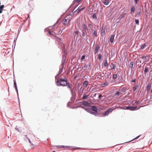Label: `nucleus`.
<instances>
[{
	"instance_id": "ddd939ff",
	"label": "nucleus",
	"mask_w": 152,
	"mask_h": 152,
	"mask_svg": "<svg viewBox=\"0 0 152 152\" xmlns=\"http://www.w3.org/2000/svg\"><path fill=\"white\" fill-rule=\"evenodd\" d=\"M151 85L150 83H148L147 85V89L148 91H149L151 88Z\"/></svg>"
},
{
	"instance_id": "1a4fd4ad",
	"label": "nucleus",
	"mask_w": 152,
	"mask_h": 152,
	"mask_svg": "<svg viewBox=\"0 0 152 152\" xmlns=\"http://www.w3.org/2000/svg\"><path fill=\"white\" fill-rule=\"evenodd\" d=\"M102 2L104 3L105 5H108L110 2L109 0H104L102 1Z\"/></svg>"
},
{
	"instance_id": "09e8293b",
	"label": "nucleus",
	"mask_w": 152,
	"mask_h": 152,
	"mask_svg": "<svg viewBox=\"0 0 152 152\" xmlns=\"http://www.w3.org/2000/svg\"><path fill=\"white\" fill-rule=\"evenodd\" d=\"M2 10H1V8H0V13H1L2 12Z\"/></svg>"
},
{
	"instance_id": "2eb2a0df",
	"label": "nucleus",
	"mask_w": 152,
	"mask_h": 152,
	"mask_svg": "<svg viewBox=\"0 0 152 152\" xmlns=\"http://www.w3.org/2000/svg\"><path fill=\"white\" fill-rule=\"evenodd\" d=\"M92 111L95 112L96 113H97V109L95 106H93L92 107Z\"/></svg>"
},
{
	"instance_id": "bf43d9fd",
	"label": "nucleus",
	"mask_w": 152,
	"mask_h": 152,
	"mask_svg": "<svg viewBox=\"0 0 152 152\" xmlns=\"http://www.w3.org/2000/svg\"><path fill=\"white\" fill-rule=\"evenodd\" d=\"M89 66H91V64H90V63Z\"/></svg>"
},
{
	"instance_id": "f8f14e48",
	"label": "nucleus",
	"mask_w": 152,
	"mask_h": 152,
	"mask_svg": "<svg viewBox=\"0 0 152 152\" xmlns=\"http://www.w3.org/2000/svg\"><path fill=\"white\" fill-rule=\"evenodd\" d=\"M108 85V82H105L104 83H102L101 84V86L102 87H104L107 86Z\"/></svg>"
},
{
	"instance_id": "f704fd0d",
	"label": "nucleus",
	"mask_w": 152,
	"mask_h": 152,
	"mask_svg": "<svg viewBox=\"0 0 152 152\" xmlns=\"http://www.w3.org/2000/svg\"><path fill=\"white\" fill-rule=\"evenodd\" d=\"M126 91V88H123L121 89V91L123 92H125Z\"/></svg>"
},
{
	"instance_id": "c03bdc74",
	"label": "nucleus",
	"mask_w": 152,
	"mask_h": 152,
	"mask_svg": "<svg viewBox=\"0 0 152 152\" xmlns=\"http://www.w3.org/2000/svg\"><path fill=\"white\" fill-rule=\"evenodd\" d=\"M82 36L83 37H84L85 36V32L83 31Z\"/></svg>"
},
{
	"instance_id": "37998d69",
	"label": "nucleus",
	"mask_w": 152,
	"mask_h": 152,
	"mask_svg": "<svg viewBox=\"0 0 152 152\" xmlns=\"http://www.w3.org/2000/svg\"><path fill=\"white\" fill-rule=\"evenodd\" d=\"M136 89V86H134L133 87V90L135 91Z\"/></svg>"
},
{
	"instance_id": "f257e3e1",
	"label": "nucleus",
	"mask_w": 152,
	"mask_h": 152,
	"mask_svg": "<svg viewBox=\"0 0 152 152\" xmlns=\"http://www.w3.org/2000/svg\"><path fill=\"white\" fill-rule=\"evenodd\" d=\"M59 74L58 73L55 77L56 79H57L56 82L57 85L58 86H67L68 82H67L66 80L62 79H60L59 80L58 79H57V77H58V75H59Z\"/></svg>"
},
{
	"instance_id": "58836bf2",
	"label": "nucleus",
	"mask_w": 152,
	"mask_h": 152,
	"mask_svg": "<svg viewBox=\"0 0 152 152\" xmlns=\"http://www.w3.org/2000/svg\"><path fill=\"white\" fill-rule=\"evenodd\" d=\"M142 58L143 60H146V57L145 56H144L142 57Z\"/></svg>"
},
{
	"instance_id": "72a5a7b5",
	"label": "nucleus",
	"mask_w": 152,
	"mask_h": 152,
	"mask_svg": "<svg viewBox=\"0 0 152 152\" xmlns=\"http://www.w3.org/2000/svg\"><path fill=\"white\" fill-rule=\"evenodd\" d=\"M97 58L99 60H101V54H99Z\"/></svg>"
},
{
	"instance_id": "412c9836",
	"label": "nucleus",
	"mask_w": 152,
	"mask_h": 152,
	"mask_svg": "<svg viewBox=\"0 0 152 152\" xmlns=\"http://www.w3.org/2000/svg\"><path fill=\"white\" fill-rule=\"evenodd\" d=\"M134 63L133 62H132L130 63L129 65V67L131 68L132 69L133 67Z\"/></svg>"
},
{
	"instance_id": "ea45409f",
	"label": "nucleus",
	"mask_w": 152,
	"mask_h": 152,
	"mask_svg": "<svg viewBox=\"0 0 152 152\" xmlns=\"http://www.w3.org/2000/svg\"><path fill=\"white\" fill-rule=\"evenodd\" d=\"M4 5H1L0 6V8L1 10H3V8H4Z\"/></svg>"
},
{
	"instance_id": "e433bc0d",
	"label": "nucleus",
	"mask_w": 152,
	"mask_h": 152,
	"mask_svg": "<svg viewBox=\"0 0 152 152\" xmlns=\"http://www.w3.org/2000/svg\"><path fill=\"white\" fill-rule=\"evenodd\" d=\"M85 55H84L82 56L81 59L82 60H83L85 58Z\"/></svg>"
},
{
	"instance_id": "9b49d317",
	"label": "nucleus",
	"mask_w": 152,
	"mask_h": 152,
	"mask_svg": "<svg viewBox=\"0 0 152 152\" xmlns=\"http://www.w3.org/2000/svg\"><path fill=\"white\" fill-rule=\"evenodd\" d=\"M88 84V82L87 81H85L83 84V86L84 88H86Z\"/></svg>"
},
{
	"instance_id": "052dcab7",
	"label": "nucleus",
	"mask_w": 152,
	"mask_h": 152,
	"mask_svg": "<svg viewBox=\"0 0 152 152\" xmlns=\"http://www.w3.org/2000/svg\"><path fill=\"white\" fill-rule=\"evenodd\" d=\"M53 152H55V151H53Z\"/></svg>"
},
{
	"instance_id": "79ce46f5",
	"label": "nucleus",
	"mask_w": 152,
	"mask_h": 152,
	"mask_svg": "<svg viewBox=\"0 0 152 152\" xmlns=\"http://www.w3.org/2000/svg\"><path fill=\"white\" fill-rule=\"evenodd\" d=\"M120 94V92H117L116 94H115V95H119Z\"/></svg>"
},
{
	"instance_id": "6e6d98bb",
	"label": "nucleus",
	"mask_w": 152,
	"mask_h": 152,
	"mask_svg": "<svg viewBox=\"0 0 152 152\" xmlns=\"http://www.w3.org/2000/svg\"><path fill=\"white\" fill-rule=\"evenodd\" d=\"M96 94L95 93L94 94V96H96Z\"/></svg>"
},
{
	"instance_id": "c756f323",
	"label": "nucleus",
	"mask_w": 152,
	"mask_h": 152,
	"mask_svg": "<svg viewBox=\"0 0 152 152\" xmlns=\"http://www.w3.org/2000/svg\"><path fill=\"white\" fill-rule=\"evenodd\" d=\"M94 35V37H97V32L96 31H94V32L93 33Z\"/></svg>"
},
{
	"instance_id": "3c124183",
	"label": "nucleus",
	"mask_w": 152,
	"mask_h": 152,
	"mask_svg": "<svg viewBox=\"0 0 152 152\" xmlns=\"http://www.w3.org/2000/svg\"><path fill=\"white\" fill-rule=\"evenodd\" d=\"M25 136H26V137H27V138L28 139V140L29 142H30V140H29V139L27 137V135H25Z\"/></svg>"
},
{
	"instance_id": "6ab92c4d",
	"label": "nucleus",
	"mask_w": 152,
	"mask_h": 152,
	"mask_svg": "<svg viewBox=\"0 0 152 152\" xmlns=\"http://www.w3.org/2000/svg\"><path fill=\"white\" fill-rule=\"evenodd\" d=\"M105 33V29L102 28L101 30V34L102 35H104Z\"/></svg>"
},
{
	"instance_id": "f03ea898",
	"label": "nucleus",
	"mask_w": 152,
	"mask_h": 152,
	"mask_svg": "<svg viewBox=\"0 0 152 152\" xmlns=\"http://www.w3.org/2000/svg\"><path fill=\"white\" fill-rule=\"evenodd\" d=\"M72 18V15H68L62 20V23L64 25H69L70 21Z\"/></svg>"
},
{
	"instance_id": "4d7b16f0",
	"label": "nucleus",
	"mask_w": 152,
	"mask_h": 152,
	"mask_svg": "<svg viewBox=\"0 0 152 152\" xmlns=\"http://www.w3.org/2000/svg\"><path fill=\"white\" fill-rule=\"evenodd\" d=\"M71 92L73 93V91H72V89H71Z\"/></svg>"
},
{
	"instance_id": "39448f33",
	"label": "nucleus",
	"mask_w": 152,
	"mask_h": 152,
	"mask_svg": "<svg viewBox=\"0 0 152 152\" xmlns=\"http://www.w3.org/2000/svg\"><path fill=\"white\" fill-rule=\"evenodd\" d=\"M126 107V108H124V109H129L130 110H135L137 108V106L136 107H131L129 106L127 107Z\"/></svg>"
},
{
	"instance_id": "f3484780",
	"label": "nucleus",
	"mask_w": 152,
	"mask_h": 152,
	"mask_svg": "<svg viewBox=\"0 0 152 152\" xmlns=\"http://www.w3.org/2000/svg\"><path fill=\"white\" fill-rule=\"evenodd\" d=\"M99 46L98 45H96V46L95 50H94V52L95 54H96L98 52V51L99 49Z\"/></svg>"
},
{
	"instance_id": "a18cd8bd",
	"label": "nucleus",
	"mask_w": 152,
	"mask_h": 152,
	"mask_svg": "<svg viewBox=\"0 0 152 152\" xmlns=\"http://www.w3.org/2000/svg\"><path fill=\"white\" fill-rule=\"evenodd\" d=\"M82 0H76V1L77 3H79Z\"/></svg>"
},
{
	"instance_id": "20e7f679",
	"label": "nucleus",
	"mask_w": 152,
	"mask_h": 152,
	"mask_svg": "<svg viewBox=\"0 0 152 152\" xmlns=\"http://www.w3.org/2000/svg\"><path fill=\"white\" fill-rule=\"evenodd\" d=\"M113 110L112 108L109 109L107 111L105 112L103 114V116H107L110 113H111L113 111Z\"/></svg>"
},
{
	"instance_id": "13d9d810",
	"label": "nucleus",
	"mask_w": 152,
	"mask_h": 152,
	"mask_svg": "<svg viewBox=\"0 0 152 152\" xmlns=\"http://www.w3.org/2000/svg\"><path fill=\"white\" fill-rule=\"evenodd\" d=\"M151 92L152 93V90H151Z\"/></svg>"
},
{
	"instance_id": "7c9ffc66",
	"label": "nucleus",
	"mask_w": 152,
	"mask_h": 152,
	"mask_svg": "<svg viewBox=\"0 0 152 152\" xmlns=\"http://www.w3.org/2000/svg\"><path fill=\"white\" fill-rule=\"evenodd\" d=\"M117 74H114L113 76V79H115L117 78Z\"/></svg>"
},
{
	"instance_id": "4468645a",
	"label": "nucleus",
	"mask_w": 152,
	"mask_h": 152,
	"mask_svg": "<svg viewBox=\"0 0 152 152\" xmlns=\"http://www.w3.org/2000/svg\"><path fill=\"white\" fill-rule=\"evenodd\" d=\"M14 86H15V87L16 89V91L18 93V89L17 87V85H16V83L15 80H14Z\"/></svg>"
},
{
	"instance_id": "c85d7f7f",
	"label": "nucleus",
	"mask_w": 152,
	"mask_h": 152,
	"mask_svg": "<svg viewBox=\"0 0 152 152\" xmlns=\"http://www.w3.org/2000/svg\"><path fill=\"white\" fill-rule=\"evenodd\" d=\"M89 96L88 95H86L85 94V95L83 97L82 99H85Z\"/></svg>"
},
{
	"instance_id": "aec40b11",
	"label": "nucleus",
	"mask_w": 152,
	"mask_h": 152,
	"mask_svg": "<svg viewBox=\"0 0 152 152\" xmlns=\"http://www.w3.org/2000/svg\"><path fill=\"white\" fill-rule=\"evenodd\" d=\"M106 70H104L103 71V72H102V74H103V75H102L101 74L100 75V76H101V77H103L104 76H105L104 75H106Z\"/></svg>"
},
{
	"instance_id": "5fc2aeb1",
	"label": "nucleus",
	"mask_w": 152,
	"mask_h": 152,
	"mask_svg": "<svg viewBox=\"0 0 152 152\" xmlns=\"http://www.w3.org/2000/svg\"><path fill=\"white\" fill-rule=\"evenodd\" d=\"M86 110H87V111H88V112H89L90 111H88V110H89V109H86Z\"/></svg>"
},
{
	"instance_id": "b1692460",
	"label": "nucleus",
	"mask_w": 152,
	"mask_h": 152,
	"mask_svg": "<svg viewBox=\"0 0 152 152\" xmlns=\"http://www.w3.org/2000/svg\"><path fill=\"white\" fill-rule=\"evenodd\" d=\"M79 33L78 31H75V37H76L77 38V37L78 36Z\"/></svg>"
},
{
	"instance_id": "864d4df0",
	"label": "nucleus",
	"mask_w": 152,
	"mask_h": 152,
	"mask_svg": "<svg viewBox=\"0 0 152 152\" xmlns=\"http://www.w3.org/2000/svg\"><path fill=\"white\" fill-rule=\"evenodd\" d=\"M102 96V95L101 94H100L99 96V98H100Z\"/></svg>"
},
{
	"instance_id": "bb28decb",
	"label": "nucleus",
	"mask_w": 152,
	"mask_h": 152,
	"mask_svg": "<svg viewBox=\"0 0 152 152\" xmlns=\"http://www.w3.org/2000/svg\"><path fill=\"white\" fill-rule=\"evenodd\" d=\"M67 86H68V87L70 89L72 88V84H70L68 82L67 83Z\"/></svg>"
},
{
	"instance_id": "603ef678",
	"label": "nucleus",
	"mask_w": 152,
	"mask_h": 152,
	"mask_svg": "<svg viewBox=\"0 0 152 152\" xmlns=\"http://www.w3.org/2000/svg\"><path fill=\"white\" fill-rule=\"evenodd\" d=\"M135 81H136L135 79H134V80H133L132 81L133 82L135 83Z\"/></svg>"
},
{
	"instance_id": "de8ad7c7",
	"label": "nucleus",
	"mask_w": 152,
	"mask_h": 152,
	"mask_svg": "<svg viewBox=\"0 0 152 152\" xmlns=\"http://www.w3.org/2000/svg\"><path fill=\"white\" fill-rule=\"evenodd\" d=\"M48 33L50 35H52V32L50 31H49L48 32Z\"/></svg>"
},
{
	"instance_id": "4c0bfd02",
	"label": "nucleus",
	"mask_w": 152,
	"mask_h": 152,
	"mask_svg": "<svg viewBox=\"0 0 152 152\" xmlns=\"http://www.w3.org/2000/svg\"><path fill=\"white\" fill-rule=\"evenodd\" d=\"M140 135H139V136H137V137H136L134 138V139H133V140H132L131 141H133L134 140H136V139H138L139 137H140Z\"/></svg>"
},
{
	"instance_id": "423d86ee",
	"label": "nucleus",
	"mask_w": 152,
	"mask_h": 152,
	"mask_svg": "<svg viewBox=\"0 0 152 152\" xmlns=\"http://www.w3.org/2000/svg\"><path fill=\"white\" fill-rule=\"evenodd\" d=\"M83 31L85 32H87L88 31V29L87 26L85 24H83Z\"/></svg>"
},
{
	"instance_id": "4be33fe9",
	"label": "nucleus",
	"mask_w": 152,
	"mask_h": 152,
	"mask_svg": "<svg viewBox=\"0 0 152 152\" xmlns=\"http://www.w3.org/2000/svg\"><path fill=\"white\" fill-rule=\"evenodd\" d=\"M88 26L89 28L91 29H92V28H93L94 26L91 24H88Z\"/></svg>"
},
{
	"instance_id": "8fccbe9b",
	"label": "nucleus",
	"mask_w": 152,
	"mask_h": 152,
	"mask_svg": "<svg viewBox=\"0 0 152 152\" xmlns=\"http://www.w3.org/2000/svg\"><path fill=\"white\" fill-rule=\"evenodd\" d=\"M138 62H139L140 63H142V61H141V60H140L139 59H138Z\"/></svg>"
},
{
	"instance_id": "7ed1b4c3",
	"label": "nucleus",
	"mask_w": 152,
	"mask_h": 152,
	"mask_svg": "<svg viewBox=\"0 0 152 152\" xmlns=\"http://www.w3.org/2000/svg\"><path fill=\"white\" fill-rule=\"evenodd\" d=\"M85 8V7H84L82 8H80V7H79L77 10L74 12V15H77L79 14L81 11L84 10Z\"/></svg>"
},
{
	"instance_id": "6e6552de",
	"label": "nucleus",
	"mask_w": 152,
	"mask_h": 152,
	"mask_svg": "<svg viewBox=\"0 0 152 152\" xmlns=\"http://www.w3.org/2000/svg\"><path fill=\"white\" fill-rule=\"evenodd\" d=\"M82 103L83 105L86 106H89L90 105L89 103L86 101H83Z\"/></svg>"
},
{
	"instance_id": "cd10ccee",
	"label": "nucleus",
	"mask_w": 152,
	"mask_h": 152,
	"mask_svg": "<svg viewBox=\"0 0 152 152\" xmlns=\"http://www.w3.org/2000/svg\"><path fill=\"white\" fill-rule=\"evenodd\" d=\"M108 64L107 60H106L104 62V66H108Z\"/></svg>"
},
{
	"instance_id": "a878e982",
	"label": "nucleus",
	"mask_w": 152,
	"mask_h": 152,
	"mask_svg": "<svg viewBox=\"0 0 152 152\" xmlns=\"http://www.w3.org/2000/svg\"><path fill=\"white\" fill-rule=\"evenodd\" d=\"M146 46V44H143L142 45H141L140 48L141 49H144V48H145V47Z\"/></svg>"
},
{
	"instance_id": "c9c22d12",
	"label": "nucleus",
	"mask_w": 152,
	"mask_h": 152,
	"mask_svg": "<svg viewBox=\"0 0 152 152\" xmlns=\"http://www.w3.org/2000/svg\"><path fill=\"white\" fill-rule=\"evenodd\" d=\"M135 22L137 24H139V21L138 20L135 19Z\"/></svg>"
},
{
	"instance_id": "9d476101",
	"label": "nucleus",
	"mask_w": 152,
	"mask_h": 152,
	"mask_svg": "<svg viewBox=\"0 0 152 152\" xmlns=\"http://www.w3.org/2000/svg\"><path fill=\"white\" fill-rule=\"evenodd\" d=\"M125 14H121L118 18V19L119 20H121L122 18L125 17Z\"/></svg>"
},
{
	"instance_id": "a211bd4d",
	"label": "nucleus",
	"mask_w": 152,
	"mask_h": 152,
	"mask_svg": "<svg viewBox=\"0 0 152 152\" xmlns=\"http://www.w3.org/2000/svg\"><path fill=\"white\" fill-rule=\"evenodd\" d=\"M148 70V67L147 66H146L145 67V69L144 70V73L145 74H146Z\"/></svg>"
},
{
	"instance_id": "49530a36",
	"label": "nucleus",
	"mask_w": 152,
	"mask_h": 152,
	"mask_svg": "<svg viewBox=\"0 0 152 152\" xmlns=\"http://www.w3.org/2000/svg\"><path fill=\"white\" fill-rule=\"evenodd\" d=\"M138 1V0H134V1H135L136 4H137V2Z\"/></svg>"
},
{
	"instance_id": "5701e85b",
	"label": "nucleus",
	"mask_w": 152,
	"mask_h": 152,
	"mask_svg": "<svg viewBox=\"0 0 152 152\" xmlns=\"http://www.w3.org/2000/svg\"><path fill=\"white\" fill-rule=\"evenodd\" d=\"M135 10V8L134 7H132L131 12V13H134Z\"/></svg>"
},
{
	"instance_id": "393cba45",
	"label": "nucleus",
	"mask_w": 152,
	"mask_h": 152,
	"mask_svg": "<svg viewBox=\"0 0 152 152\" xmlns=\"http://www.w3.org/2000/svg\"><path fill=\"white\" fill-rule=\"evenodd\" d=\"M88 67V65L86 64H85L82 67V69H84L85 70H86V68Z\"/></svg>"
},
{
	"instance_id": "2f4dec72",
	"label": "nucleus",
	"mask_w": 152,
	"mask_h": 152,
	"mask_svg": "<svg viewBox=\"0 0 152 152\" xmlns=\"http://www.w3.org/2000/svg\"><path fill=\"white\" fill-rule=\"evenodd\" d=\"M92 18L94 19H96V15L95 13L93 14V15H92Z\"/></svg>"
},
{
	"instance_id": "0eeeda50",
	"label": "nucleus",
	"mask_w": 152,
	"mask_h": 152,
	"mask_svg": "<svg viewBox=\"0 0 152 152\" xmlns=\"http://www.w3.org/2000/svg\"><path fill=\"white\" fill-rule=\"evenodd\" d=\"M57 148H70L71 149H72L70 146H64L63 145H58L57 146Z\"/></svg>"
},
{
	"instance_id": "473e14b6",
	"label": "nucleus",
	"mask_w": 152,
	"mask_h": 152,
	"mask_svg": "<svg viewBox=\"0 0 152 152\" xmlns=\"http://www.w3.org/2000/svg\"><path fill=\"white\" fill-rule=\"evenodd\" d=\"M90 113L91 114H94L95 115H97V113H96V112H94L92 111H91V112H90Z\"/></svg>"
},
{
	"instance_id": "dca6fc26",
	"label": "nucleus",
	"mask_w": 152,
	"mask_h": 152,
	"mask_svg": "<svg viewBox=\"0 0 152 152\" xmlns=\"http://www.w3.org/2000/svg\"><path fill=\"white\" fill-rule=\"evenodd\" d=\"M114 36H115L114 35H112L111 36L110 39V41L111 42H113L114 38Z\"/></svg>"
},
{
	"instance_id": "a19ab883",
	"label": "nucleus",
	"mask_w": 152,
	"mask_h": 152,
	"mask_svg": "<svg viewBox=\"0 0 152 152\" xmlns=\"http://www.w3.org/2000/svg\"><path fill=\"white\" fill-rule=\"evenodd\" d=\"M111 64H113V67H112L113 69H115V65H114V64H113V63H112Z\"/></svg>"
}]
</instances>
